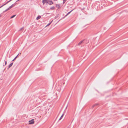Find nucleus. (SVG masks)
Wrapping results in <instances>:
<instances>
[{
	"label": "nucleus",
	"instance_id": "obj_1",
	"mask_svg": "<svg viewBox=\"0 0 128 128\" xmlns=\"http://www.w3.org/2000/svg\"><path fill=\"white\" fill-rule=\"evenodd\" d=\"M74 10V9H73V10H72L71 11H70L69 12H68L65 16H64V17H62L61 19H64V18L66 17V16H67L68 15L70 14V13L72 12V11L73 10ZM60 20H59L58 22H59V21H60Z\"/></svg>",
	"mask_w": 128,
	"mask_h": 128
},
{
	"label": "nucleus",
	"instance_id": "obj_2",
	"mask_svg": "<svg viewBox=\"0 0 128 128\" xmlns=\"http://www.w3.org/2000/svg\"><path fill=\"white\" fill-rule=\"evenodd\" d=\"M46 3H47L49 4L50 5L53 4V2H52L50 0H47V1L46 2Z\"/></svg>",
	"mask_w": 128,
	"mask_h": 128
},
{
	"label": "nucleus",
	"instance_id": "obj_3",
	"mask_svg": "<svg viewBox=\"0 0 128 128\" xmlns=\"http://www.w3.org/2000/svg\"><path fill=\"white\" fill-rule=\"evenodd\" d=\"M34 119H32L29 121V124H32L34 123Z\"/></svg>",
	"mask_w": 128,
	"mask_h": 128
},
{
	"label": "nucleus",
	"instance_id": "obj_4",
	"mask_svg": "<svg viewBox=\"0 0 128 128\" xmlns=\"http://www.w3.org/2000/svg\"><path fill=\"white\" fill-rule=\"evenodd\" d=\"M12 0H9L6 3H5V4H3L2 5V6H0V8H2V7L3 6H4L6 5V4H7L9 2H10V1H11Z\"/></svg>",
	"mask_w": 128,
	"mask_h": 128
},
{
	"label": "nucleus",
	"instance_id": "obj_5",
	"mask_svg": "<svg viewBox=\"0 0 128 128\" xmlns=\"http://www.w3.org/2000/svg\"><path fill=\"white\" fill-rule=\"evenodd\" d=\"M84 40H85V39H84L83 40L80 42L78 43V45L79 46V45H80L82 43H84Z\"/></svg>",
	"mask_w": 128,
	"mask_h": 128
},
{
	"label": "nucleus",
	"instance_id": "obj_6",
	"mask_svg": "<svg viewBox=\"0 0 128 128\" xmlns=\"http://www.w3.org/2000/svg\"><path fill=\"white\" fill-rule=\"evenodd\" d=\"M20 0H17L16 1L14 2V4H13V5H14V6L18 4V2H17Z\"/></svg>",
	"mask_w": 128,
	"mask_h": 128
},
{
	"label": "nucleus",
	"instance_id": "obj_7",
	"mask_svg": "<svg viewBox=\"0 0 128 128\" xmlns=\"http://www.w3.org/2000/svg\"><path fill=\"white\" fill-rule=\"evenodd\" d=\"M13 63V62H12L8 66V69L10 67H11L12 66V65Z\"/></svg>",
	"mask_w": 128,
	"mask_h": 128
},
{
	"label": "nucleus",
	"instance_id": "obj_8",
	"mask_svg": "<svg viewBox=\"0 0 128 128\" xmlns=\"http://www.w3.org/2000/svg\"><path fill=\"white\" fill-rule=\"evenodd\" d=\"M47 1V0H42V2L43 4H44L45 3H46Z\"/></svg>",
	"mask_w": 128,
	"mask_h": 128
},
{
	"label": "nucleus",
	"instance_id": "obj_9",
	"mask_svg": "<svg viewBox=\"0 0 128 128\" xmlns=\"http://www.w3.org/2000/svg\"><path fill=\"white\" fill-rule=\"evenodd\" d=\"M56 7L58 8H60V4H56Z\"/></svg>",
	"mask_w": 128,
	"mask_h": 128
},
{
	"label": "nucleus",
	"instance_id": "obj_10",
	"mask_svg": "<svg viewBox=\"0 0 128 128\" xmlns=\"http://www.w3.org/2000/svg\"><path fill=\"white\" fill-rule=\"evenodd\" d=\"M41 17V16H38L36 18V20H38Z\"/></svg>",
	"mask_w": 128,
	"mask_h": 128
},
{
	"label": "nucleus",
	"instance_id": "obj_11",
	"mask_svg": "<svg viewBox=\"0 0 128 128\" xmlns=\"http://www.w3.org/2000/svg\"><path fill=\"white\" fill-rule=\"evenodd\" d=\"M18 54L12 60V61H14L18 57V54Z\"/></svg>",
	"mask_w": 128,
	"mask_h": 128
},
{
	"label": "nucleus",
	"instance_id": "obj_12",
	"mask_svg": "<svg viewBox=\"0 0 128 128\" xmlns=\"http://www.w3.org/2000/svg\"><path fill=\"white\" fill-rule=\"evenodd\" d=\"M55 8L54 6H53L50 8V9L51 10H54V9Z\"/></svg>",
	"mask_w": 128,
	"mask_h": 128
},
{
	"label": "nucleus",
	"instance_id": "obj_13",
	"mask_svg": "<svg viewBox=\"0 0 128 128\" xmlns=\"http://www.w3.org/2000/svg\"><path fill=\"white\" fill-rule=\"evenodd\" d=\"M64 113H63L62 114V115L60 116V119L59 120H60L63 117L64 115Z\"/></svg>",
	"mask_w": 128,
	"mask_h": 128
},
{
	"label": "nucleus",
	"instance_id": "obj_14",
	"mask_svg": "<svg viewBox=\"0 0 128 128\" xmlns=\"http://www.w3.org/2000/svg\"><path fill=\"white\" fill-rule=\"evenodd\" d=\"M14 6V5H13V4H12V5H11L9 7V8H10V9L12 8V7H13Z\"/></svg>",
	"mask_w": 128,
	"mask_h": 128
},
{
	"label": "nucleus",
	"instance_id": "obj_15",
	"mask_svg": "<svg viewBox=\"0 0 128 128\" xmlns=\"http://www.w3.org/2000/svg\"><path fill=\"white\" fill-rule=\"evenodd\" d=\"M16 14H15V15H13L12 16L10 17V18H13L14 17L16 16Z\"/></svg>",
	"mask_w": 128,
	"mask_h": 128
},
{
	"label": "nucleus",
	"instance_id": "obj_16",
	"mask_svg": "<svg viewBox=\"0 0 128 128\" xmlns=\"http://www.w3.org/2000/svg\"><path fill=\"white\" fill-rule=\"evenodd\" d=\"M59 16V14H58L55 17V18L56 19V18L58 17Z\"/></svg>",
	"mask_w": 128,
	"mask_h": 128
},
{
	"label": "nucleus",
	"instance_id": "obj_17",
	"mask_svg": "<svg viewBox=\"0 0 128 128\" xmlns=\"http://www.w3.org/2000/svg\"><path fill=\"white\" fill-rule=\"evenodd\" d=\"M52 21L51 22H50L46 26H49L51 24V23H52Z\"/></svg>",
	"mask_w": 128,
	"mask_h": 128
},
{
	"label": "nucleus",
	"instance_id": "obj_18",
	"mask_svg": "<svg viewBox=\"0 0 128 128\" xmlns=\"http://www.w3.org/2000/svg\"><path fill=\"white\" fill-rule=\"evenodd\" d=\"M98 104H95L93 106H92V108H94V107L95 106H98Z\"/></svg>",
	"mask_w": 128,
	"mask_h": 128
},
{
	"label": "nucleus",
	"instance_id": "obj_19",
	"mask_svg": "<svg viewBox=\"0 0 128 128\" xmlns=\"http://www.w3.org/2000/svg\"><path fill=\"white\" fill-rule=\"evenodd\" d=\"M67 0H63L62 3L64 4Z\"/></svg>",
	"mask_w": 128,
	"mask_h": 128
},
{
	"label": "nucleus",
	"instance_id": "obj_20",
	"mask_svg": "<svg viewBox=\"0 0 128 128\" xmlns=\"http://www.w3.org/2000/svg\"><path fill=\"white\" fill-rule=\"evenodd\" d=\"M10 8H9V7L7 9H6V10H5V11H7L8 10H9L10 9Z\"/></svg>",
	"mask_w": 128,
	"mask_h": 128
},
{
	"label": "nucleus",
	"instance_id": "obj_21",
	"mask_svg": "<svg viewBox=\"0 0 128 128\" xmlns=\"http://www.w3.org/2000/svg\"><path fill=\"white\" fill-rule=\"evenodd\" d=\"M6 64H7V62H6V61L5 62V65H6Z\"/></svg>",
	"mask_w": 128,
	"mask_h": 128
},
{
	"label": "nucleus",
	"instance_id": "obj_22",
	"mask_svg": "<svg viewBox=\"0 0 128 128\" xmlns=\"http://www.w3.org/2000/svg\"><path fill=\"white\" fill-rule=\"evenodd\" d=\"M6 11H5V10L2 13V14L4 13L5 12H6Z\"/></svg>",
	"mask_w": 128,
	"mask_h": 128
},
{
	"label": "nucleus",
	"instance_id": "obj_23",
	"mask_svg": "<svg viewBox=\"0 0 128 128\" xmlns=\"http://www.w3.org/2000/svg\"><path fill=\"white\" fill-rule=\"evenodd\" d=\"M46 14H50V13H46Z\"/></svg>",
	"mask_w": 128,
	"mask_h": 128
},
{
	"label": "nucleus",
	"instance_id": "obj_24",
	"mask_svg": "<svg viewBox=\"0 0 128 128\" xmlns=\"http://www.w3.org/2000/svg\"><path fill=\"white\" fill-rule=\"evenodd\" d=\"M1 14H0V18L1 17V16H2V15H1Z\"/></svg>",
	"mask_w": 128,
	"mask_h": 128
},
{
	"label": "nucleus",
	"instance_id": "obj_25",
	"mask_svg": "<svg viewBox=\"0 0 128 128\" xmlns=\"http://www.w3.org/2000/svg\"><path fill=\"white\" fill-rule=\"evenodd\" d=\"M23 28V27H22V28H21L20 29V30H21Z\"/></svg>",
	"mask_w": 128,
	"mask_h": 128
},
{
	"label": "nucleus",
	"instance_id": "obj_26",
	"mask_svg": "<svg viewBox=\"0 0 128 128\" xmlns=\"http://www.w3.org/2000/svg\"><path fill=\"white\" fill-rule=\"evenodd\" d=\"M67 106H66V108H67Z\"/></svg>",
	"mask_w": 128,
	"mask_h": 128
},
{
	"label": "nucleus",
	"instance_id": "obj_27",
	"mask_svg": "<svg viewBox=\"0 0 128 128\" xmlns=\"http://www.w3.org/2000/svg\"><path fill=\"white\" fill-rule=\"evenodd\" d=\"M54 0V1H57V0Z\"/></svg>",
	"mask_w": 128,
	"mask_h": 128
},
{
	"label": "nucleus",
	"instance_id": "obj_28",
	"mask_svg": "<svg viewBox=\"0 0 128 128\" xmlns=\"http://www.w3.org/2000/svg\"><path fill=\"white\" fill-rule=\"evenodd\" d=\"M64 14H62V16H64Z\"/></svg>",
	"mask_w": 128,
	"mask_h": 128
},
{
	"label": "nucleus",
	"instance_id": "obj_29",
	"mask_svg": "<svg viewBox=\"0 0 128 128\" xmlns=\"http://www.w3.org/2000/svg\"><path fill=\"white\" fill-rule=\"evenodd\" d=\"M86 26V25L85 26Z\"/></svg>",
	"mask_w": 128,
	"mask_h": 128
},
{
	"label": "nucleus",
	"instance_id": "obj_30",
	"mask_svg": "<svg viewBox=\"0 0 128 128\" xmlns=\"http://www.w3.org/2000/svg\"><path fill=\"white\" fill-rule=\"evenodd\" d=\"M127 128H128V127Z\"/></svg>",
	"mask_w": 128,
	"mask_h": 128
}]
</instances>
